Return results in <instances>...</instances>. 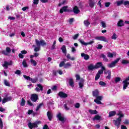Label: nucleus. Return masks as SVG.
Wrapping results in <instances>:
<instances>
[{"label": "nucleus", "mask_w": 129, "mask_h": 129, "mask_svg": "<svg viewBox=\"0 0 129 129\" xmlns=\"http://www.w3.org/2000/svg\"><path fill=\"white\" fill-rule=\"evenodd\" d=\"M35 43L37 47L34 48L35 52H38L40 51V46H46L47 43L45 42V41L41 40L40 41L38 40V39H35Z\"/></svg>", "instance_id": "obj_1"}, {"label": "nucleus", "mask_w": 129, "mask_h": 129, "mask_svg": "<svg viewBox=\"0 0 129 129\" xmlns=\"http://www.w3.org/2000/svg\"><path fill=\"white\" fill-rule=\"evenodd\" d=\"M117 6L120 7V6H121V5H124V6H126V8H127L129 9V1H123V0H121L120 1H117L116 2Z\"/></svg>", "instance_id": "obj_2"}, {"label": "nucleus", "mask_w": 129, "mask_h": 129, "mask_svg": "<svg viewBox=\"0 0 129 129\" xmlns=\"http://www.w3.org/2000/svg\"><path fill=\"white\" fill-rule=\"evenodd\" d=\"M119 60H120V57L116 58L114 61H112L111 63L108 64L107 67H108V68H113V67H115L116 64L118 63Z\"/></svg>", "instance_id": "obj_3"}, {"label": "nucleus", "mask_w": 129, "mask_h": 129, "mask_svg": "<svg viewBox=\"0 0 129 129\" xmlns=\"http://www.w3.org/2000/svg\"><path fill=\"white\" fill-rule=\"evenodd\" d=\"M30 99L33 102H36L37 100L39 99V96L36 94H31Z\"/></svg>", "instance_id": "obj_4"}, {"label": "nucleus", "mask_w": 129, "mask_h": 129, "mask_svg": "<svg viewBox=\"0 0 129 129\" xmlns=\"http://www.w3.org/2000/svg\"><path fill=\"white\" fill-rule=\"evenodd\" d=\"M68 6H67L62 7L61 8V9H60V10H59L60 14H63L64 13V12L65 13L70 12V10L68 9Z\"/></svg>", "instance_id": "obj_5"}, {"label": "nucleus", "mask_w": 129, "mask_h": 129, "mask_svg": "<svg viewBox=\"0 0 129 129\" xmlns=\"http://www.w3.org/2000/svg\"><path fill=\"white\" fill-rule=\"evenodd\" d=\"M56 117L59 121H61V122H65V117H64V116H62V113L61 112L58 113Z\"/></svg>", "instance_id": "obj_6"}, {"label": "nucleus", "mask_w": 129, "mask_h": 129, "mask_svg": "<svg viewBox=\"0 0 129 129\" xmlns=\"http://www.w3.org/2000/svg\"><path fill=\"white\" fill-rule=\"evenodd\" d=\"M58 96L60 98H66L68 97V94L64 93L63 91H60L58 93Z\"/></svg>", "instance_id": "obj_7"}, {"label": "nucleus", "mask_w": 129, "mask_h": 129, "mask_svg": "<svg viewBox=\"0 0 129 129\" xmlns=\"http://www.w3.org/2000/svg\"><path fill=\"white\" fill-rule=\"evenodd\" d=\"M96 40H98V41H103L106 43H108V41L106 39L104 36H97L95 38Z\"/></svg>", "instance_id": "obj_8"}, {"label": "nucleus", "mask_w": 129, "mask_h": 129, "mask_svg": "<svg viewBox=\"0 0 129 129\" xmlns=\"http://www.w3.org/2000/svg\"><path fill=\"white\" fill-rule=\"evenodd\" d=\"M121 122V119H118V118L116 120H113V123L115 126L117 127H119V125H120V123Z\"/></svg>", "instance_id": "obj_9"}, {"label": "nucleus", "mask_w": 129, "mask_h": 129, "mask_svg": "<svg viewBox=\"0 0 129 129\" xmlns=\"http://www.w3.org/2000/svg\"><path fill=\"white\" fill-rule=\"evenodd\" d=\"M37 86V87H39L35 89V90L37 91V92H40V90H41V91H43V90H44V87L41 84H38Z\"/></svg>", "instance_id": "obj_10"}, {"label": "nucleus", "mask_w": 129, "mask_h": 129, "mask_svg": "<svg viewBox=\"0 0 129 129\" xmlns=\"http://www.w3.org/2000/svg\"><path fill=\"white\" fill-rule=\"evenodd\" d=\"M79 42L81 43V44H82V45H84L85 46H87V45H90L91 44H93L94 43V41H91L89 42H85L83 40L79 39Z\"/></svg>", "instance_id": "obj_11"}, {"label": "nucleus", "mask_w": 129, "mask_h": 129, "mask_svg": "<svg viewBox=\"0 0 129 129\" xmlns=\"http://www.w3.org/2000/svg\"><path fill=\"white\" fill-rule=\"evenodd\" d=\"M28 127H29L30 129H33L35 127H38V125H37L35 123H32L31 122H29L28 123Z\"/></svg>", "instance_id": "obj_12"}, {"label": "nucleus", "mask_w": 129, "mask_h": 129, "mask_svg": "<svg viewBox=\"0 0 129 129\" xmlns=\"http://www.w3.org/2000/svg\"><path fill=\"white\" fill-rule=\"evenodd\" d=\"M123 83V90H125V89L126 88V87H127V86H128L129 85V82L126 81V80H124L122 82Z\"/></svg>", "instance_id": "obj_13"}, {"label": "nucleus", "mask_w": 129, "mask_h": 129, "mask_svg": "<svg viewBox=\"0 0 129 129\" xmlns=\"http://www.w3.org/2000/svg\"><path fill=\"white\" fill-rule=\"evenodd\" d=\"M73 10V12L76 14H79V13H80V10H79V9H78L77 6H75L74 7Z\"/></svg>", "instance_id": "obj_14"}, {"label": "nucleus", "mask_w": 129, "mask_h": 129, "mask_svg": "<svg viewBox=\"0 0 129 129\" xmlns=\"http://www.w3.org/2000/svg\"><path fill=\"white\" fill-rule=\"evenodd\" d=\"M12 99V98L11 96L7 98H4L2 100V103H6V102H7V101H11Z\"/></svg>", "instance_id": "obj_15"}, {"label": "nucleus", "mask_w": 129, "mask_h": 129, "mask_svg": "<svg viewBox=\"0 0 129 129\" xmlns=\"http://www.w3.org/2000/svg\"><path fill=\"white\" fill-rule=\"evenodd\" d=\"M81 56L83 57L85 60H89V58H90L88 54H86L84 53H82Z\"/></svg>", "instance_id": "obj_16"}, {"label": "nucleus", "mask_w": 129, "mask_h": 129, "mask_svg": "<svg viewBox=\"0 0 129 129\" xmlns=\"http://www.w3.org/2000/svg\"><path fill=\"white\" fill-rule=\"evenodd\" d=\"M93 96L94 97H96L99 95V92L98 91V90L96 89L94 91L92 92Z\"/></svg>", "instance_id": "obj_17"}, {"label": "nucleus", "mask_w": 129, "mask_h": 129, "mask_svg": "<svg viewBox=\"0 0 129 129\" xmlns=\"http://www.w3.org/2000/svg\"><path fill=\"white\" fill-rule=\"evenodd\" d=\"M47 115L49 120L51 121V120H52V118H53V115H52V113H51L50 111H47Z\"/></svg>", "instance_id": "obj_18"}, {"label": "nucleus", "mask_w": 129, "mask_h": 129, "mask_svg": "<svg viewBox=\"0 0 129 129\" xmlns=\"http://www.w3.org/2000/svg\"><path fill=\"white\" fill-rule=\"evenodd\" d=\"M94 69H95V66H94L93 64H90L88 66V70L90 71H92Z\"/></svg>", "instance_id": "obj_19"}, {"label": "nucleus", "mask_w": 129, "mask_h": 129, "mask_svg": "<svg viewBox=\"0 0 129 129\" xmlns=\"http://www.w3.org/2000/svg\"><path fill=\"white\" fill-rule=\"evenodd\" d=\"M102 67V62H98L95 66V69H98V68H100V67Z\"/></svg>", "instance_id": "obj_20"}, {"label": "nucleus", "mask_w": 129, "mask_h": 129, "mask_svg": "<svg viewBox=\"0 0 129 129\" xmlns=\"http://www.w3.org/2000/svg\"><path fill=\"white\" fill-rule=\"evenodd\" d=\"M102 73H101L100 72H98L97 74L96 75L95 78V80L96 81V80H98L99 78H100V75H101Z\"/></svg>", "instance_id": "obj_21"}, {"label": "nucleus", "mask_w": 129, "mask_h": 129, "mask_svg": "<svg viewBox=\"0 0 129 129\" xmlns=\"http://www.w3.org/2000/svg\"><path fill=\"white\" fill-rule=\"evenodd\" d=\"M66 57L67 59H68L69 60H71V61H74V60H75V57H71V55L70 54V53H68L66 55Z\"/></svg>", "instance_id": "obj_22"}, {"label": "nucleus", "mask_w": 129, "mask_h": 129, "mask_svg": "<svg viewBox=\"0 0 129 129\" xmlns=\"http://www.w3.org/2000/svg\"><path fill=\"white\" fill-rule=\"evenodd\" d=\"M101 57L103 58V60L104 61V62H108V59L106 57V55L102 54H101Z\"/></svg>", "instance_id": "obj_23"}, {"label": "nucleus", "mask_w": 129, "mask_h": 129, "mask_svg": "<svg viewBox=\"0 0 129 129\" xmlns=\"http://www.w3.org/2000/svg\"><path fill=\"white\" fill-rule=\"evenodd\" d=\"M88 111L91 114H97V113H98V112H97L96 110L89 109Z\"/></svg>", "instance_id": "obj_24"}, {"label": "nucleus", "mask_w": 129, "mask_h": 129, "mask_svg": "<svg viewBox=\"0 0 129 129\" xmlns=\"http://www.w3.org/2000/svg\"><path fill=\"white\" fill-rule=\"evenodd\" d=\"M101 118V116H100L99 115H96L92 119L93 120H100Z\"/></svg>", "instance_id": "obj_25"}, {"label": "nucleus", "mask_w": 129, "mask_h": 129, "mask_svg": "<svg viewBox=\"0 0 129 129\" xmlns=\"http://www.w3.org/2000/svg\"><path fill=\"white\" fill-rule=\"evenodd\" d=\"M61 50L62 52V53H63V54H64V55L66 56L67 55V52H66V51H67V49H66V46L65 45H63L62 46V47L61 48Z\"/></svg>", "instance_id": "obj_26"}, {"label": "nucleus", "mask_w": 129, "mask_h": 129, "mask_svg": "<svg viewBox=\"0 0 129 129\" xmlns=\"http://www.w3.org/2000/svg\"><path fill=\"white\" fill-rule=\"evenodd\" d=\"M69 83L71 87H74V81H73V79H70Z\"/></svg>", "instance_id": "obj_27"}, {"label": "nucleus", "mask_w": 129, "mask_h": 129, "mask_svg": "<svg viewBox=\"0 0 129 129\" xmlns=\"http://www.w3.org/2000/svg\"><path fill=\"white\" fill-rule=\"evenodd\" d=\"M117 26L118 27H123V26H124V24H123V21L120 20L117 23Z\"/></svg>", "instance_id": "obj_28"}, {"label": "nucleus", "mask_w": 129, "mask_h": 129, "mask_svg": "<svg viewBox=\"0 0 129 129\" xmlns=\"http://www.w3.org/2000/svg\"><path fill=\"white\" fill-rule=\"evenodd\" d=\"M116 114V112L115 111H111L109 113V117H111V116H114Z\"/></svg>", "instance_id": "obj_29"}, {"label": "nucleus", "mask_w": 129, "mask_h": 129, "mask_svg": "<svg viewBox=\"0 0 129 129\" xmlns=\"http://www.w3.org/2000/svg\"><path fill=\"white\" fill-rule=\"evenodd\" d=\"M108 75L106 77V79H108L109 80H110V78H111V72L110 70H108L107 71Z\"/></svg>", "instance_id": "obj_30"}, {"label": "nucleus", "mask_w": 129, "mask_h": 129, "mask_svg": "<svg viewBox=\"0 0 129 129\" xmlns=\"http://www.w3.org/2000/svg\"><path fill=\"white\" fill-rule=\"evenodd\" d=\"M22 65L24 68H27V67H28V64L27 63V60L26 59H23Z\"/></svg>", "instance_id": "obj_31"}, {"label": "nucleus", "mask_w": 129, "mask_h": 129, "mask_svg": "<svg viewBox=\"0 0 129 129\" xmlns=\"http://www.w3.org/2000/svg\"><path fill=\"white\" fill-rule=\"evenodd\" d=\"M84 24L86 27H88L90 25V22L88 20H84Z\"/></svg>", "instance_id": "obj_32"}, {"label": "nucleus", "mask_w": 129, "mask_h": 129, "mask_svg": "<svg viewBox=\"0 0 129 129\" xmlns=\"http://www.w3.org/2000/svg\"><path fill=\"white\" fill-rule=\"evenodd\" d=\"M25 104H26V100L24 98H23L21 100V102L20 103V105L21 106H25Z\"/></svg>", "instance_id": "obj_33"}, {"label": "nucleus", "mask_w": 129, "mask_h": 129, "mask_svg": "<svg viewBox=\"0 0 129 129\" xmlns=\"http://www.w3.org/2000/svg\"><path fill=\"white\" fill-rule=\"evenodd\" d=\"M30 81H31L32 83H36V82L38 81V78L35 77L34 79L31 78Z\"/></svg>", "instance_id": "obj_34"}, {"label": "nucleus", "mask_w": 129, "mask_h": 129, "mask_svg": "<svg viewBox=\"0 0 129 129\" xmlns=\"http://www.w3.org/2000/svg\"><path fill=\"white\" fill-rule=\"evenodd\" d=\"M41 106H44V103H40L38 106L37 107V108H36V111H38V110H39V109H40V108H41Z\"/></svg>", "instance_id": "obj_35"}, {"label": "nucleus", "mask_w": 129, "mask_h": 129, "mask_svg": "<svg viewBox=\"0 0 129 129\" xmlns=\"http://www.w3.org/2000/svg\"><path fill=\"white\" fill-rule=\"evenodd\" d=\"M4 84L6 86H8V87H11V84L7 80H4Z\"/></svg>", "instance_id": "obj_36"}, {"label": "nucleus", "mask_w": 129, "mask_h": 129, "mask_svg": "<svg viewBox=\"0 0 129 129\" xmlns=\"http://www.w3.org/2000/svg\"><path fill=\"white\" fill-rule=\"evenodd\" d=\"M101 67V69L99 70L98 71L99 72H101V73H102V74H103V71H105V67H104V66Z\"/></svg>", "instance_id": "obj_37"}, {"label": "nucleus", "mask_w": 129, "mask_h": 129, "mask_svg": "<svg viewBox=\"0 0 129 129\" xmlns=\"http://www.w3.org/2000/svg\"><path fill=\"white\" fill-rule=\"evenodd\" d=\"M30 61L32 64H33V66H37V61H36V60L31 59Z\"/></svg>", "instance_id": "obj_38"}, {"label": "nucleus", "mask_w": 129, "mask_h": 129, "mask_svg": "<svg viewBox=\"0 0 129 129\" xmlns=\"http://www.w3.org/2000/svg\"><path fill=\"white\" fill-rule=\"evenodd\" d=\"M95 4V3L93 1L89 3V7H90V8H93V7H94Z\"/></svg>", "instance_id": "obj_39"}, {"label": "nucleus", "mask_w": 129, "mask_h": 129, "mask_svg": "<svg viewBox=\"0 0 129 129\" xmlns=\"http://www.w3.org/2000/svg\"><path fill=\"white\" fill-rule=\"evenodd\" d=\"M68 67H71V63L68 62L64 64V68L67 69Z\"/></svg>", "instance_id": "obj_40"}, {"label": "nucleus", "mask_w": 129, "mask_h": 129, "mask_svg": "<svg viewBox=\"0 0 129 129\" xmlns=\"http://www.w3.org/2000/svg\"><path fill=\"white\" fill-rule=\"evenodd\" d=\"M117 38V36L116 35V34L113 33V35L111 37L112 40H116Z\"/></svg>", "instance_id": "obj_41"}, {"label": "nucleus", "mask_w": 129, "mask_h": 129, "mask_svg": "<svg viewBox=\"0 0 129 129\" xmlns=\"http://www.w3.org/2000/svg\"><path fill=\"white\" fill-rule=\"evenodd\" d=\"M63 107L66 110H69L70 109V108L68 107V104L67 103L63 105Z\"/></svg>", "instance_id": "obj_42"}, {"label": "nucleus", "mask_w": 129, "mask_h": 129, "mask_svg": "<svg viewBox=\"0 0 129 129\" xmlns=\"http://www.w3.org/2000/svg\"><path fill=\"white\" fill-rule=\"evenodd\" d=\"M3 67H5V68H6V69H8V68H9V66L8 64V61H5L4 64H3Z\"/></svg>", "instance_id": "obj_43"}, {"label": "nucleus", "mask_w": 129, "mask_h": 129, "mask_svg": "<svg viewBox=\"0 0 129 129\" xmlns=\"http://www.w3.org/2000/svg\"><path fill=\"white\" fill-rule=\"evenodd\" d=\"M117 115H119V116L117 118L119 119H121L122 117H123V116H124V115H123V114L120 113V112H119L117 114Z\"/></svg>", "instance_id": "obj_44"}, {"label": "nucleus", "mask_w": 129, "mask_h": 129, "mask_svg": "<svg viewBox=\"0 0 129 129\" xmlns=\"http://www.w3.org/2000/svg\"><path fill=\"white\" fill-rule=\"evenodd\" d=\"M23 77H24V78H25V79H26V80H29V81H30V80H31V77H30L26 75H24Z\"/></svg>", "instance_id": "obj_45"}, {"label": "nucleus", "mask_w": 129, "mask_h": 129, "mask_svg": "<svg viewBox=\"0 0 129 129\" xmlns=\"http://www.w3.org/2000/svg\"><path fill=\"white\" fill-rule=\"evenodd\" d=\"M107 57H108L109 58H113V54L111 52H108Z\"/></svg>", "instance_id": "obj_46"}, {"label": "nucleus", "mask_w": 129, "mask_h": 129, "mask_svg": "<svg viewBox=\"0 0 129 129\" xmlns=\"http://www.w3.org/2000/svg\"><path fill=\"white\" fill-rule=\"evenodd\" d=\"M78 37H79V34H75L74 36H73V39L74 40H77L78 38Z\"/></svg>", "instance_id": "obj_47"}, {"label": "nucleus", "mask_w": 129, "mask_h": 129, "mask_svg": "<svg viewBox=\"0 0 129 129\" xmlns=\"http://www.w3.org/2000/svg\"><path fill=\"white\" fill-rule=\"evenodd\" d=\"M99 85H101V86H105L106 85V84L103 81H100L99 82Z\"/></svg>", "instance_id": "obj_48"}, {"label": "nucleus", "mask_w": 129, "mask_h": 129, "mask_svg": "<svg viewBox=\"0 0 129 129\" xmlns=\"http://www.w3.org/2000/svg\"><path fill=\"white\" fill-rule=\"evenodd\" d=\"M122 64H128L129 60H126L125 59H122L121 61Z\"/></svg>", "instance_id": "obj_49"}, {"label": "nucleus", "mask_w": 129, "mask_h": 129, "mask_svg": "<svg viewBox=\"0 0 129 129\" xmlns=\"http://www.w3.org/2000/svg\"><path fill=\"white\" fill-rule=\"evenodd\" d=\"M121 79L119 77H116L115 78V83H117V82H119V81H120Z\"/></svg>", "instance_id": "obj_50"}, {"label": "nucleus", "mask_w": 129, "mask_h": 129, "mask_svg": "<svg viewBox=\"0 0 129 129\" xmlns=\"http://www.w3.org/2000/svg\"><path fill=\"white\" fill-rule=\"evenodd\" d=\"M95 100H102V96H98L96 97V99H95Z\"/></svg>", "instance_id": "obj_51"}, {"label": "nucleus", "mask_w": 129, "mask_h": 129, "mask_svg": "<svg viewBox=\"0 0 129 129\" xmlns=\"http://www.w3.org/2000/svg\"><path fill=\"white\" fill-rule=\"evenodd\" d=\"M63 66H65V61H62L59 63V67H63Z\"/></svg>", "instance_id": "obj_52"}, {"label": "nucleus", "mask_w": 129, "mask_h": 129, "mask_svg": "<svg viewBox=\"0 0 129 129\" xmlns=\"http://www.w3.org/2000/svg\"><path fill=\"white\" fill-rule=\"evenodd\" d=\"M27 104H28V105H30V106H33V105H34V104H33V103H32V102H31V100H28L27 101Z\"/></svg>", "instance_id": "obj_53"}, {"label": "nucleus", "mask_w": 129, "mask_h": 129, "mask_svg": "<svg viewBox=\"0 0 129 129\" xmlns=\"http://www.w3.org/2000/svg\"><path fill=\"white\" fill-rule=\"evenodd\" d=\"M0 127L1 128H3L4 127V124L3 123V120L2 118H0Z\"/></svg>", "instance_id": "obj_54"}, {"label": "nucleus", "mask_w": 129, "mask_h": 129, "mask_svg": "<svg viewBox=\"0 0 129 129\" xmlns=\"http://www.w3.org/2000/svg\"><path fill=\"white\" fill-rule=\"evenodd\" d=\"M101 24L103 28H106V24L105 23V22H104V21H102L101 22Z\"/></svg>", "instance_id": "obj_55"}, {"label": "nucleus", "mask_w": 129, "mask_h": 129, "mask_svg": "<svg viewBox=\"0 0 129 129\" xmlns=\"http://www.w3.org/2000/svg\"><path fill=\"white\" fill-rule=\"evenodd\" d=\"M94 101L97 104H102V102H101V101H100V100H94Z\"/></svg>", "instance_id": "obj_56"}, {"label": "nucleus", "mask_w": 129, "mask_h": 129, "mask_svg": "<svg viewBox=\"0 0 129 129\" xmlns=\"http://www.w3.org/2000/svg\"><path fill=\"white\" fill-rule=\"evenodd\" d=\"M15 74H17V75H21V74H22V72H21V71L18 70H16Z\"/></svg>", "instance_id": "obj_57"}, {"label": "nucleus", "mask_w": 129, "mask_h": 129, "mask_svg": "<svg viewBox=\"0 0 129 129\" xmlns=\"http://www.w3.org/2000/svg\"><path fill=\"white\" fill-rule=\"evenodd\" d=\"M6 52H7L9 54L10 52H12V49H11V48H10L9 47H7L6 48Z\"/></svg>", "instance_id": "obj_58"}, {"label": "nucleus", "mask_w": 129, "mask_h": 129, "mask_svg": "<svg viewBox=\"0 0 129 129\" xmlns=\"http://www.w3.org/2000/svg\"><path fill=\"white\" fill-rule=\"evenodd\" d=\"M55 45H56V41H54L52 46L51 47V50H54V49H55Z\"/></svg>", "instance_id": "obj_59"}, {"label": "nucleus", "mask_w": 129, "mask_h": 129, "mask_svg": "<svg viewBox=\"0 0 129 129\" xmlns=\"http://www.w3.org/2000/svg\"><path fill=\"white\" fill-rule=\"evenodd\" d=\"M75 108H79L80 107V104L79 103H77L75 105Z\"/></svg>", "instance_id": "obj_60"}, {"label": "nucleus", "mask_w": 129, "mask_h": 129, "mask_svg": "<svg viewBox=\"0 0 129 129\" xmlns=\"http://www.w3.org/2000/svg\"><path fill=\"white\" fill-rule=\"evenodd\" d=\"M2 53L4 55H5V56H8V55L9 54V53L7 52V51L6 50L2 51Z\"/></svg>", "instance_id": "obj_61"}, {"label": "nucleus", "mask_w": 129, "mask_h": 129, "mask_svg": "<svg viewBox=\"0 0 129 129\" xmlns=\"http://www.w3.org/2000/svg\"><path fill=\"white\" fill-rule=\"evenodd\" d=\"M110 6V2H107L105 3V7L108 8Z\"/></svg>", "instance_id": "obj_62"}, {"label": "nucleus", "mask_w": 129, "mask_h": 129, "mask_svg": "<svg viewBox=\"0 0 129 129\" xmlns=\"http://www.w3.org/2000/svg\"><path fill=\"white\" fill-rule=\"evenodd\" d=\"M57 86H53L52 88V90H53L54 91H57V90H58V89H57Z\"/></svg>", "instance_id": "obj_63"}, {"label": "nucleus", "mask_w": 129, "mask_h": 129, "mask_svg": "<svg viewBox=\"0 0 129 129\" xmlns=\"http://www.w3.org/2000/svg\"><path fill=\"white\" fill-rule=\"evenodd\" d=\"M43 129H50V128H49V126H48L47 124H45L43 126Z\"/></svg>", "instance_id": "obj_64"}]
</instances>
